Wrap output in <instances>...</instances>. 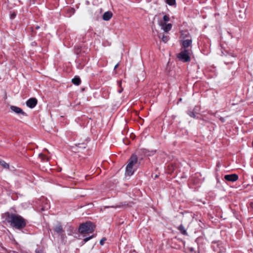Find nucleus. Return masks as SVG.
I'll return each instance as SVG.
<instances>
[{
	"mask_svg": "<svg viewBox=\"0 0 253 253\" xmlns=\"http://www.w3.org/2000/svg\"><path fill=\"white\" fill-rule=\"evenodd\" d=\"M2 216L6 222L16 228L21 229L26 225L24 219L19 215L7 212L4 213Z\"/></svg>",
	"mask_w": 253,
	"mask_h": 253,
	"instance_id": "1",
	"label": "nucleus"
},
{
	"mask_svg": "<svg viewBox=\"0 0 253 253\" xmlns=\"http://www.w3.org/2000/svg\"><path fill=\"white\" fill-rule=\"evenodd\" d=\"M137 163V157L136 155H132L128 161V164L126 167V175L131 176L133 174L135 169L134 166Z\"/></svg>",
	"mask_w": 253,
	"mask_h": 253,
	"instance_id": "2",
	"label": "nucleus"
},
{
	"mask_svg": "<svg viewBox=\"0 0 253 253\" xmlns=\"http://www.w3.org/2000/svg\"><path fill=\"white\" fill-rule=\"evenodd\" d=\"M95 228V225L91 222H86L82 223L79 227V231L81 233H92Z\"/></svg>",
	"mask_w": 253,
	"mask_h": 253,
	"instance_id": "3",
	"label": "nucleus"
},
{
	"mask_svg": "<svg viewBox=\"0 0 253 253\" xmlns=\"http://www.w3.org/2000/svg\"><path fill=\"white\" fill-rule=\"evenodd\" d=\"M191 50L184 49L182 50L177 56V58L183 62H188L190 60V55Z\"/></svg>",
	"mask_w": 253,
	"mask_h": 253,
	"instance_id": "4",
	"label": "nucleus"
},
{
	"mask_svg": "<svg viewBox=\"0 0 253 253\" xmlns=\"http://www.w3.org/2000/svg\"><path fill=\"white\" fill-rule=\"evenodd\" d=\"M225 52L226 54L228 53L227 51L225 50ZM234 56L230 53L229 55L227 54H225L222 51V60H223L224 63L225 64H228L230 63H232L233 62Z\"/></svg>",
	"mask_w": 253,
	"mask_h": 253,
	"instance_id": "5",
	"label": "nucleus"
},
{
	"mask_svg": "<svg viewBox=\"0 0 253 253\" xmlns=\"http://www.w3.org/2000/svg\"><path fill=\"white\" fill-rule=\"evenodd\" d=\"M159 25L161 27V29L165 32H169L172 27V25L170 23L167 24L166 22L159 21Z\"/></svg>",
	"mask_w": 253,
	"mask_h": 253,
	"instance_id": "6",
	"label": "nucleus"
},
{
	"mask_svg": "<svg viewBox=\"0 0 253 253\" xmlns=\"http://www.w3.org/2000/svg\"><path fill=\"white\" fill-rule=\"evenodd\" d=\"M10 109L17 114H20L23 116H27V114L20 108L15 106H11Z\"/></svg>",
	"mask_w": 253,
	"mask_h": 253,
	"instance_id": "7",
	"label": "nucleus"
},
{
	"mask_svg": "<svg viewBox=\"0 0 253 253\" xmlns=\"http://www.w3.org/2000/svg\"><path fill=\"white\" fill-rule=\"evenodd\" d=\"M224 178L226 180L231 182H234L238 180V176L236 174L225 175Z\"/></svg>",
	"mask_w": 253,
	"mask_h": 253,
	"instance_id": "8",
	"label": "nucleus"
},
{
	"mask_svg": "<svg viewBox=\"0 0 253 253\" xmlns=\"http://www.w3.org/2000/svg\"><path fill=\"white\" fill-rule=\"evenodd\" d=\"M37 104V100L35 98H31L26 102V105L31 108H34Z\"/></svg>",
	"mask_w": 253,
	"mask_h": 253,
	"instance_id": "9",
	"label": "nucleus"
},
{
	"mask_svg": "<svg viewBox=\"0 0 253 253\" xmlns=\"http://www.w3.org/2000/svg\"><path fill=\"white\" fill-rule=\"evenodd\" d=\"M54 230L59 235L63 234L64 230L62 229V227L60 224H57L54 227Z\"/></svg>",
	"mask_w": 253,
	"mask_h": 253,
	"instance_id": "10",
	"label": "nucleus"
},
{
	"mask_svg": "<svg viewBox=\"0 0 253 253\" xmlns=\"http://www.w3.org/2000/svg\"><path fill=\"white\" fill-rule=\"evenodd\" d=\"M112 16H113V14H112V12H111L110 11H108L105 12L103 14V15L102 16V18L105 21H108L112 18Z\"/></svg>",
	"mask_w": 253,
	"mask_h": 253,
	"instance_id": "11",
	"label": "nucleus"
},
{
	"mask_svg": "<svg viewBox=\"0 0 253 253\" xmlns=\"http://www.w3.org/2000/svg\"><path fill=\"white\" fill-rule=\"evenodd\" d=\"M191 44H192V40L191 39L183 40L181 42L182 46V47H183L184 48H187L189 46H191Z\"/></svg>",
	"mask_w": 253,
	"mask_h": 253,
	"instance_id": "12",
	"label": "nucleus"
},
{
	"mask_svg": "<svg viewBox=\"0 0 253 253\" xmlns=\"http://www.w3.org/2000/svg\"><path fill=\"white\" fill-rule=\"evenodd\" d=\"M0 165L4 169H8L9 165L1 159H0Z\"/></svg>",
	"mask_w": 253,
	"mask_h": 253,
	"instance_id": "13",
	"label": "nucleus"
},
{
	"mask_svg": "<svg viewBox=\"0 0 253 253\" xmlns=\"http://www.w3.org/2000/svg\"><path fill=\"white\" fill-rule=\"evenodd\" d=\"M159 38L161 39L162 41L165 43H166L168 41V37L164 34H162V36L161 34L159 35Z\"/></svg>",
	"mask_w": 253,
	"mask_h": 253,
	"instance_id": "14",
	"label": "nucleus"
},
{
	"mask_svg": "<svg viewBox=\"0 0 253 253\" xmlns=\"http://www.w3.org/2000/svg\"><path fill=\"white\" fill-rule=\"evenodd\" d=\"M72 83L76 85H79L81 83V80L79 78L76 77L72 79Z\"/></svg>",
	"mask_w": 253,
	"mask_h": 253,
	"instance_id": "15",
	"label": "nucleus"
},
{
	"mask_svg": "<svg viewBox=\"0 0 253 253\" xmlns=\"http://www.w3.org/2000/svg\"><path fill=\"white\" fill-rule=\"evenodd\" d=\"M178 230L180 231V232L183 235H187V232L185 229L184 228L182 225H180L178 227Z\"/></svg>",
	"mask_w": 253,
	"mask_h": 253,
	"instance_id": "16",
	"label": "nucleus"
},
{
	"mask_svg": "<svg viewBox=\"0 0 253 253\" xmlns=\"http://www.w3.org/2000/svg\"><path fill=\"white\" fill-rule=\"evenodd\" d=\"M76 146L79 147V148H85L86 146V144L84 143H77L76 144Z\"/></svg>",
	"mask_w": 253,
	"mask_h": 253,
	"instance_id": "17",
	"label": "nucleus"
},
{
	"mask_svg": "<svg viewBox=\"0 0 253 253\" xmlns=\"http://www.w3.org/2000/svg\"><path fill=\"white\" fill-rule=\"evenodd\" d=\"M166 2L169 5H173L175 4V0H166Z\"/></svg>",
	"mask_w": 253,
	"mask_h": 253,
	"instance_id": "18",
	"label": "nucleus"
},
{
	"mask_svg": "<svg viewBox=\"0 0 253 253\" xmlns=\"http://www.w3.org/2000/svg\"><path fill=\"white\" fill-rule=\"evenodd\" d=\"M246 9H243V10H239L240 13H242V14H239V17L242 18H244L245 17V11Z\"/></svg>",
	"mask_w": 253,
	"mask_h": 253,
	"instance_id": "19",
	"label": "nucleus"
},
{
	"mask_svg": "<svg viewBox=\"0 0 253 253\" xmlns=\"http://www.w3.org/2000/svg\"><path fill=\"white\" fill-rule=\"evenodd\" d=\"M169 17L168 15H166L164 16L163 20H160V21L167 22L169 21Z\"/></svg>",
	"mask_w": 253,
	"mask_h": 253,
	"instance_id": "20",
	"label": "nucleus"
},
{
	"mask_svg": "<svg viewBox=\"0 0 253 253\" xmlns=\"http://www.w3.org/2000/svg\"><path fill=\"white\" fill-rule=\"evenodd\" d=\"M94 237V235H92L91 236H89L88 237H87V238H85L84 239V243H85L86 242H87L88 241H89L90 239H91V238H92L93 237Z\"/></svg>",
	"mask_w": 253,
	"mask_h": 253,
	"instance_id": "21",
	"label": "nucleus"
},
{
	"mask_svg": "<svg viewBox=\"0 0 253 253\" xmlns=\"http://www.w3.org/2000/svg\"><path fill=\"white\" fill-rule=\"evenodd\" d=\"M188 113V115L191 117L194 118L195 117V115L194 113L192 111H189Z\"/></svg>",
	"mask_w": 253,
	"mask_h": 253,
	"instance_id": "22",
	"label": "nucleus"
},
{
	"mask_svg": "<svg viewBox=\"0 0 253 253\" xmlns=\"http://www.w3.org/2000/svg\"><path fill=\"white\" fill-rule=\"evenodd\" d=\"M106 240V239L105 238H103L100 241V244L101 245H103L104 242Z\"/></svg>",
	"mask_w": 253,
	"mask_h": 253,
	"instance_id": "23",
	"label": "nucleus"
},
{
	"mask_svg": "<svg viewBox=\"0 0 253 253\" xmlns=\"http://www.w3.org/2000/svg\"><path fill=\"white\" fill-rule=\"evenodd\" d=\"M16 16V14L15 13H13L12 14H11V18H14L15 17V16Z\"/></svg>",
	"mask_w": 253,
	"mask_h": 253,
	"instance_id": "24",
	"label": "nucleus"
},
{
	"mask_svg": "<svg viewBox=\"0 0 253 253\" xmlns=\"http://www.w3.org/2000/svg\"><path fill=\"white\" fill-rule=\"evenodd\" d=\"M39 156H40V157H41L42 158H43V157H44V158H45V156L44 155H43L42 154H39Z\"/></svg>",
	"mask_w": 253,
	"mask_h": 253,
	"instance_id": "25",
	"label": "nucleus"
},
{
	"mask_svg": "<svg viewBox=\"0 0 253 253\" xmlns=\"http://www.w3.org/2000/svg\"><path fill=\"white\" fill-rule=\"evenodd\" d=\"M36 253H43V252L42 250H37L36 251Z\"/></svg>",
	"mask_w": 253,
	"mask_h": 253,
	"instance_id": "26",
	"label": "nucleus"
},
{
	"mask_svg": "<svg viewBox=\"0 0 253 253\" xmlns=\"http://www.w3.org/2000/svg\"><path fill=\"white\" fill-rule=\"evenodd\" d=\"M189 250H190V251L191 252H194V249H193V248H192V247L189 248Z\"/></svg>",
	"mask_w": 253,
	"mask_h": 253,
	"instance_id": "27",
	"label": "nucleus"
},
{
	"mask_svg": "<svg viewBox=\"0 0 253 253\" xmlns=\"http://www.w3.org/2000/svg\"><path fill=\"white\" fill-rule=\"evenodd\" d=\"M119 66V63L117 64L115 67H114V70H115L116 69H117Z\"/></svg>",
	"mask_w": 253,
	"mask_h": 253,
	"instance_id": "28",
	"label": "nucleus"
},
{
	"mask_svg": "<svg viewBox=\"0 0 253 253\" xmlns=\"http://www.w3.org/2000/svg\"><path fill=\"white\" fill-rule=\"evenodd\" d=\"M123 88H121V89H120V90L118 91V92H119V93H121V92L123 91Z\"/></svg>",
	"mask_w": 253,
	"mask_h": 253,
	"instance_id": "29",
	"label": "nucleus"
},
{
	"mask_svg": "<svg viewBox=\"0 0 253 253\" xmlns=\"http://www.w3.org/2000/svg\"><path fill=\"white\" fill-rule=\"evenodd\" d=\"M118 83H119V86L121 87V84H122L121 81L119 82Z\"/></svg>",
	"mask_w": 253,
	"mask_h": 253,
	"instance_id": "30",
	"label": "nucleus"
},
{
	"mask_svg": "<svg viewBox=\"0 0 253 253\" xmlns=\"http://www.w3.org/2000/svg\"><path fill=\"white\" fill-rule=\"evenodd\" d=\"M10 253H18V252H15V251L10 252Z\"/></svg>",
	"mask_w": 253,
	"mask_h": 253,
	"instance_id": "31",
	"label": "nucleus"
},
{
	"mask_svg": "<svg viewBox=\"0 0 253 253\" xmlns=\"http://www.w3.org/2000/svg\"><path fill=\"white\" fill-rule=\"evenodd\" d=\"M39 28H40V27H39V26H37L36 29H39Z\"/></svg>",
	"mask_w": 253,
	"mask_h": 253,
	"instance_id": "32",
	"label": "nucleus"
},
{
	"mask_svg": "<svg viewBox=\"0 0 253 253\" xmlns=\"http://www.w3.org/2000/svg\"><path fill=\"white\" fill-rule=\"evenodd\" d=\"M217 166L218 167H219V164H218L217 165Z\"/></svg>",
	"mask_w": 253,
	"mask_h": 253,
	"instance_id": "33",
	"label": "nucleus"
},
{
	"mask_svg": "<svg viewBox=\"0 0 253 253\" xmlns=\"http://www.w3.org/2000/svg\"><path fill=\"white\" fill-rule=\"evenodd\" d=\"M76 53H77V54H78V53H79V52L77 51H76Z\"/></svg>",
	"mask_w": 253,
	"mask_h": 253,
	"instance_id": "34",
	"label": "nucleus"
}]
</instances>
